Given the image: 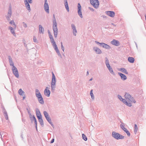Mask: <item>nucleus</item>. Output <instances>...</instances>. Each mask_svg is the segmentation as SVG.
Wrapping results in <instances>:
<instances>
[{"label": "nucleus", "instance_id": "f257e3e1", "mask_svg": "<svg viewBox=\"0 0 146 146\" xmlns=\"http://www.w3.org/2000/svg\"><path fill=\"white\" fill-rule=\"evenodd\" d=\"M52 29L54 32V36L55 38H56L58 35V29L57 27V23L54 14L53 15V17Z\"/></svg>", "mask_w": 146, "mask_h": 146}, {"label": "nucleus", "instance_id": "f03ea898", "mask_svg": "<svg viewBox=\"0 0 146 146\" xmlns=\"http://www.w3.org/2000/svg\"><path fill=\"white\" fill-rule=\"evenodd\" d=\"M52 78L51 83V92H54L56 88V79L55 76L53 72H52Z\"/></svg>", "mask_w": 146, "mask_h": 146}, {"label": "nucleus", "instance_id": "7ed1b4c3", "mask_svg": "<svg viewBox=\"0 0 146 146\" xmlns=\"http://www.w3.org/2000/svg\"><path fill=\"white\" fill-rule=\"evenodd\" d=\"M112 137L117 140L123 139L124 138V136H123L115 131H113L112 132Z\"/></svg>", "mask_w": 146, "mask_h": 146}, {"label": "nucleus", "instance_id": "20e7f679", "mask_svg": "<svg viewBox=\"0 0 146 146\" xmlns=\"http://www.w3.org/2000/svg\"><path fill=\"white\" fill-rule=\"evenodd\" d=\"M95 42L100 46L102 47L107 49L109 50L111 48V47L110 46L104 43H100L96 41H95Z\"/></svg>", "mask_w": 146, "mask_h": 146}, {"label": "nucleus", "instance_id": "39448f33", "mask_svg": "<svg viewBox=\"0 0 146 146\" xmlns=\"http://www.w3.org/2000/svg\"><path fill=\"white\" fill-rule=\"evenodd\" d=\"M12 14V7L11 5L9 6L8 11L7 15L5 16V17L8 21H10V18Z\"/></svg>", "mask_w": 146, "mask_h": 146}, {"label": "nucleus", "instance_id": "423d86ee", "mask_svg": "<svg viewBox=\"0 0 146 146\" xmlns=\"http://www.w3.org/2000/svg\"><path fill=\"white\" fill-rule=\"evenodd\" d=\"M90 2L91 4L95 8L97 9L98 8L99 5V3L98 0H90Z\"/></svg>", "mask_w": 146, "mask_h": 146}, {"label": "nucleus", "instance_id": "0eeeda50", "mask_svg": "<svg viewBox=\"0 0 146 146\" xmlns=\"http://www.w3.org/2000/svg\"><path fill=\"white\" fill-rule=\"evenodd\" d=\"M12 70L14 76L17 78H19V75L17 68L15 66H13V67H12Z\"/></svg>", "mask_w": 146, "mask_h": 146}, {"label": "nucleus", "instance_id": "6e6552de", "mask_svg": "<svg viewBox=\"0 0 146 146\" xmlns=\"http://www.w3.org/2000/svg\"><path fill=\"white\" fill-rule=\"evenodd\" d=\"M44 10L48 13L49 12V6L47 3V0H44Z\"/></svg>", "mask_w": 146, "mask_h": 146}, {"label": "nucleus", "instance_id": "1a4fd4ad", "mask_svg": "<svg viewBox=\"0 0 146 146\" xmlns=\"http://www.w3.org/2000/svg\"><path fill=\"white\" fill-rule=\"evenodd\" d=\"M78 15L80 16L81 18H83V16L81 12V7L80 4V3H78Z\"/></svg>", "mask_w": 146, "mask_h": 146}, {"label": "nucleus", "instance_id": "9d476101", "mask_svg": "<svg viewBox=\"0 0 146 146\" xmlns=\"http://www.w3.org/2000/svg\"><path fill=\"white\" fill-rule=\"evenodd\" d=\"M93 50L97 54H100L102 53L101 50L97 47H94L93 48Z\"/></svg>", "mask_w": 146, "mask_h": 146}, {"label": "nucleus", "instance_id": "9b49d317", "mask_svg": "<svg viewBox=\"0 0 146 146\" xmlns=\"http://www.w3.org/2000/svg\"><path fill=\"white\" fill-rule=\"evenodd\" d=\"M111 43L112 44L116 46H119L120 44L119 42L118 41L114 39L111 42Z\"/></svg>", "mask_w": 146, "mask_h": 146}, {"label": "nucleus", "instance_id": "f8f14e48", "mask_svg": "<svg viewBox=\"0 0 146 146\" xmlns=\"http://www.w3.org/2000/svg\"><path fill=\"white\" fill-rule=\"evenodd\" d=\"M106 13L107 15L109 16L110 17H113L115 15V12L113 11H108L106 12Z\"/></svg>", "mask_w": 146, "mask_h": 146}, {"label": "nucleus", "instance_id": "ddd939ff", "mask_svg": "<svg viewBox=\"0 0 146 146\" xmlns=\"http://www.w3.org/2000/svg\"><path fill=\"white\" fill-rule=\"evenodd\" d=\"M36 113L37 118L42 117L41 113L38 108H36Z\"/></svg>", "mask_w": 146, "mask_h": 146}, {"label": "nucleus", "instance_id": "4468645a", "mask_svg": "<svg viewBox=\"0 0 146 146\" xmlns=\"http://www.w3.org/2000/svg\"><path fill=\"white\" fill-rule=\"evenodd\" d=\"M71 27L73 30V35L76 36V33H77V31L76 29V27L74 24L71 25Z\"/></svg>", "mask_w": 146, "mask_h": 146}, {"label": "nucleus", "instance_id": "2eb2a0df", "mask_svg": "<svg viewBox=\"0 0 146 146\" xmlns=\"http://www.w3.org/2000/svg\"><path fill=\"white\" fill-rule=\"evenodd\" d=\"M118 74L120 76L122 80H125L127 79V77L125 75L120 72H118Z\"/></svg>", "mask_w": 146, "mask_h": 146}, {"label": "nucleus", "instance_id": "dca6fc26", "mask_svg": "<svg viewBox=\"0 0 146 146\" xmlns=\"http://www.w3.org/2000/svg\"><path fill=\"white\" fill-rule=\"evenodd\" d=\"M25 5L27 9L29 11L31 10L30 5L27 0H24V1Z\"/></svg>", "mask_w": 146, "mask_h": 146}, {"label": "nucleus", "instance_id": "f3484780", "mask_svg": "<svg viewBox=\"0 0 146 146\" xmlns=\"http://www.w3.org/2000/svg\"><path fill=\"white\" fill-rule=\"evenodd\" d=\"M48 88L46 87L44 90V94L45 95L48 97H49L50 96V92L49 90H47V88Z\"/></svg>", "mask_w": 146, "mask_h": 146}, {"label": "nucleus", "instance_id": "a211bd4d", "mask_svg": "<svg viewBox=\"0 0 146 146\" xmlns=\"http://www.w3.org/2000/svg\"><path fill=\"white\" fill-rule=\"evenodd\" d=\"M8 29L10 30L11 33L13 34L14 36H16L15 33V29L13 27L11 26L9 27Z\"/></svg>", "mask_w": 146, "mask_h": 146}, {"label": "nucleus", "instance_id": "6ab92c4d", "mask_svg": "<svg viewBox=\"0 0 146 146\" xmlns=\"http://www.w3.org/2000/svg\"><path fill=\"white\" fill-rule=\"evenodd\" d=\"M39 31L40 33H42V34L44 33V29L41 25H39Z\"/></svg>", "mask_w": 146, "mask_h": 146}, {"label": "nucleus", "instance_id": "aec40b11", "mask_svg": "<svg viewBox=\"0 0 146 146\" xmlns=\"http://www.w3.org/2000/svg\"><path fill=\"white\" fill-rule=\"evenodd\" d=\"M38 101L41 104H44V101L42 96L38 98Z\"/></svg>", "mask_w": 146, "mask_h": 146}, {"label": "nucleus", "instance_id": "412c9836", "mask_svg": "<svg viewBox=\"0 0 146 146\" xmlns=\"http://www.w3.org/2000/svg\"><path fill=\"white\" fill-rule=\"evenodd\" d=\"M38 121L41 126L42 127H43L44 125V122L42 117L38 118Z\"/></svg>", "mask_w": 146, "mask_h": 146}, {"label": "nucleus", "instance_id": "4be33fe9", "mask_svg": "<svg viewBox=\"0 0 146 146\" xmlns=\"http://www.w3.org/2000/svg\"><path fill=\"white\" fill-rule=\"evenodd\" d=\"M128 61L131 63H133L135 61L134 58L133 57H129L128 58Z\"/></svg>", "mask_w": 146, "mask_h": 146}, {"label": "nucleus", "instance_id": "5701e85b", "mask_svg": "<svg viewBox=\"0 0 146 146\" xmlns=\"http://www.w3.org/2000/svg\"><path fill=\"white\" fill-rule=\"evenodd\" d=\"M46 119L48 121L49 123L52 126L54 127V125L52 123V122L51 120L50 117H47L46 118Z\"/></svg>", "mask_w": 146, "mask_h": 146}, {"label": "nucleus", "instance_id": "b1692460", "mask_svg": "<svg viewBox=\"0 0 146 146\" xmlns=\"http://www.w3.org/2000/svg\"><path fill=\"white\" fill-rule=\"evenodd\" d=\"M9 23L10 24L12 25L14 28L16 29L17 26L13 20H12L11 21L9 22Z\"/></svg>", "mask_w": 146, "mask_h": 146}, {"label": "nucleus", "instance_id": "393cba45", "mask_svg": "<svg viewBox=\"0 0 146 146\" xmlns=\"http://www.w3.org/2000/svg\"><path fill=\"white\" fill-rule=\"evenodd\" d=\"M120 70L125 74H128V73L126 70L124 68H121L120 69Z\"/></svg>", "mask_w": 146, "mask_h": 146}, {"label": "nucleus", "instance_id": "a878e982", "mask_svg": "<svg viewBox=\"0 0 146 146\" xmlns=\"http://www.w3.org/2000/svg\"><path fill=\"white\" fill-rule=\"evenodd\" d=\"M18 93L21 96H22L25 93L21 89H19L18 91Z\"/></svg>", "mask_w": 146, "mask_h": 146}, {"label": "nucleus", "instance_id": "bb28decb", "mask_svg": "<svg viewBox=\"0 0 146 146\" xmlns=\"http://www.w3.org/2000/svg\"><path fill=\"white\" fill-rule=\"evenodd\" d=\"M93 90L92 89L90 91V96H91L92 99V100H94V94L93 93Z\"/></svg>", "mask_w": 146, "mask_h": 146}, {"label": "nucleus", "instance_id": "cd10ccee", "mask_svg": "<svg viewBox=\"0 0 146 146\" xmlns=\"http://www.w3.org/2000/svg\"><path fill=\"white\" fill-rule=\"evenodd\" d=\"M124 96L126 99H128L129 98H130V97H131V96L127 93H125Z\"/></svg>", "mask_w": 146, "mask_h": 146}, {"label": "nucleus", "instance_id": "c85d7f7f", "mask_svg": "<svg viewBox=\"0 0 146 146\" xmlns=\"http://www.w3.org/2000/svg\"><path fill=\"white\" fill-rule=\"evenodd\" d=\"M128 100L131 102H133L134 103H135L136 102L135 100L131 96V97H130V98L128 99Z\"/></svg>", "mask_w": 146, "mask_h": 146}, {"label": "nucleus", "instance_id": "c756f323", "mask_svg": "<svg viewBox=\"0 0 146 146\" xmlns=\"http://www.w3.org/2000/svg\"><path fill=\"white\" fill-rule=\"evenodd\" d=\"M33 118V121H34V123L35 124V127H36V130L37 131H38L37 126V123L36 120V118L35 117V116H34Z\"/></svg>", "mask_w": 146, "mask_h": 146}, {"label": "nucleus", "instance_id": "7c9ffc66", "mask_svg": "<svg viewBox=\"0 0 146 146\" xmlns=\"http://www.w3.org/2000/svg\"><path fill=\"white\" fill-rule=\"evenodd\" d=\"M43 113L46 118L50 117L46 111H44Z\"/></svg>", "mask_w": 146, "mask_h": 146}, {"label": "nucleus", "instance_id": "2f4dec72", "mask_svg": "<svg viewBox=\"0 0 146 146\" xmlns=\"http://www.w3.org/2000/svg\"><path fill=\"white\" fill-rule=\"evenodd\" d=\"M82 139L84 140L85 141H86L87 140V138L86 136L84 134H82Z\"/></svg>", "mask_w": 146, "mask_h": 146}, {"label": "nucleus", "instance_id": "473e14b6", "mask_svg": "<svg viewBox=\"0 0 146 146\" xmlns=\"http://www.w3.org/2000/svg\"><path fill=\"white\" fill-rule=\"evenodd\" d=\"M65 6L66 8V9L67 11L68 12L69 11V8L68 5V3H64Z\"/></svg>", "mask_w": 146, "mask_h": 146}, {"label": "nucleus", "instance_id": "72a5a7b5", "mask_svg": "<svg viewBox=\"0 0 146 146\" xmlns=\"http://www.w3.org/2000/svg\"><path fill=\"white\" fill-rule=\"evenodd\" d=\"M120 122L121 124L120 125V127L122 130H124V129L125 128L124 127V125H123V124H124V123L121 121H120Z\"/></svg>", "mask_w": 146, "mask_h": 146}, {"label": "nucleus", "instance_id": "f704fd0d", "mask_svg": "<svg viewBox=\"0 0 146 146\" xmlns=\"http://www.w3.org/2000/svg\"><path fill=\"white\" fill-rule=\"evenodd\" d=\"M5 117V119L6 120H8V117L7 115V112L3 113Z\"/></svg>", "mask_w": 146, "mask_h": 146}, {"label": "nucleus", "instance_id": "c9c22d12", "mask_svg": "<svg viewBox=\"0 0 146 146\" xmlns=\"http://www.w3.org/2000/svg\"><path fill=\"white\" fill-rule=\"evenodd\" d=\"M5 117V119L6 120H8V117L7 115V112L3 113Z\"/></svg>", "mask_w": 146, "mask_h": 146}, {"label": "nucleus", "instance_id": "e433bc0d", "mask_svg": "<svg viewBox=\"0 0 146 146\" xmlns=\"http://www.w3.org/2000/svg\"><path fill=\"white\" fill-rule=\"evenodd\" d=\"M109 70L110 71V73L112 74L113 75H115V73L113 71V70L111 67L109 69Z\"/></svg>", "mask_w": 146, "mask_h": 146}, {"label": "nucleus", "instance_id": "4c0bfd02", "mask_svg": "<svg viewBox=\"0 0 146 146\" xmlns=\"http://www.w3.org/2000/svg\"><path fill=\"white\" fill-rule=\"evenodd\" d=\"M105 63L106 65L109 64V60L107 57H106L105 58Z\"/></svg>", "mask_w": 146, "mask_h": 146}, {"label": "nucleus", "instance_id": "58836bf2", "mask_svg": "<svg viewBox=\"0 0 146 146\" xmlns=\"http://www.w3.org/2000/svg\"><path fill=\"white\" fill-rule=\"evenodd\" d=\"M137 127L136 124H135V129L134 131V133L136 134L137 131Z\"/></svg>", "mask_w": 146, "mask_h": 146}, {"label": "nucleus", "instance_id": "ea45409f", "mask_svg": "<svg viewBox=\"0 0 146 146\" xmlns=\"http://www.w3.org/2000/svg\"><path fill=\"white\" fill-rule=\"evenodd\" d=\"M52 45L55 50H56L58 49L56 43H54L53 44H52Z\"/></svg>", "mask_w": 146, "mask_h": 146}, {"label": "nucleus", "instance_id": "a19ab883", "mask_svg": "<svg viewBox=\"0 0 146 146\" xmlns=\"http://www.w3.org/2000/svg\"><path fill=\"white\" fill-rule=\"evenodd\" d=\"M26 110L28 112V113L29 114V115H30L31 116V113H30V108H27Z\"/></svg>", "mask_w": 146, "mask_h": 146}, {"label": "nucleus", "instance_id": "79ce46f5", "mask_svg": "<svg viewBox=\"0 0 146 146\" xmlns=\"http://www.w3.org/2000/svg\"><path fill=\"white\" fill-rule=\"evenodd\" d=\"M125 104L127 106L129 107H131V104L129 102H127Z\"/></svg>", "mask_w": 146, "mask_h": 146}, {"label": "nucleus", "instance_id": "37998d69", "mask_svg": "<svg viewBox=\"0 0 146 146\" xmlns=\"http://www.w3.org/2000/svg\"><path fill=\"white\" fill-rule=\"evenodd\" d=\"M29 115V117L31 119V121H33V117L35 116L34 115H32L31 114V116L30 115Z\"/></svg>", "mask_w": 146, "mask_h": 146}, {"label": "nucleus", "instance_id": "c03bdc74", "mask_svg": "<svg viewBox=\"0 0 146 146\" xmlns=\"http://www.w3.org/2000/svg\"><path fill=\"white\" fill-rule=\"evenodd\" d=\"M36 97L38 98L42 97V96L40 93H39L38 94H36Z\"/></svg>", "mask_w": 146, "mask_h": 146}, {"label": "nucleus", "instance_id": "a18cd8bd", "mask_svg": "<svg viewBox=\"0 0 146 146\" xmlns=\"http://www.w3.org/2000/svg\"><path fill=\"white\" fill-rule=\"evenodd\" d=\"M60 44H61V47L62 50V51H64V46L63 45L62 42H61Z\"/></svg>", "mask_w": 146, "mask_h": 146}, {"label": "nucleus", "instance_id": "49530a36", "mask_svg": "<svg viewBox=\"0 0 146 146\" xmlns=\"http://www.w3.org/2000/svg\"><path fill=\"white\" fill-rule=\"evenodd\" d=\"M50 40L51 43H52V44H53L54 43H56L53 38L50 39Z\"/></svg>", "mask_w": 146, "mask_h": 146}, {"label": "nucleus", "instance_id": "de8ad7c7", "mask_svg": "<svg viewBox=\"0 0 146 146\" xmlns=\"http://www.w3.org/2000/svg\"><path fill=\"white\" fill-rule=\"evenodd\" d=\"M118 98L121 101V100H122L123 99V98H122L121 96L119 95H117Z\"/></svg>", "mask_w": 146, "mask_h": 146}, {"label": "nucleus", "instance_id": "09e8293b", "mask_svg": "<svg viewBox=\"0 0 146 146\" xmlns=\"http://www.w3.org/2000/svg\"><path fill=\"white\" fill-rule=\"evenodd\" d=\"M33 41L35 42H37V39L35 36H33Z\"/></svg>", "mask_w": 146, "mask_h": 146}, {"label": "nucleus", "instance_id": "8fccbe9b", "mask_svg": "<svg viewBox=\"0 0 146 146\" xmlns=\"http://www.w3.org/2000/svg\"><path fill=\"white\" fill-rule=\"evenodd\" d=\"M22 24L24 27L26 28L27 27V25L26 23H25V22H23L22 23Z\"/></svg>", "mask_w": 146, "mask_h": 146}, {"label": "nucleus", "instance_id": "3c124183", "mask_svg": "<svg viewBox=\"0 0 146 146\" xmlns=\"http://www.w3.org/2000/svg\"><path fill=\"white\" fill-rule=\"evenodd\" d=\"M8 59H9V62H10L12 61V58H11V56H8Z\"/></svg>", "mask_w": 146, "mask_h": 146}, {"label": "nucleus", "instance_id": "603ef678", "mask_svg": "<svg viewBox=\"0 0 146 146\" xmlns=\"http://www.w3.org/2000/svg\"><path fill=\"white\" fill-rule=\"evenodd\" d=\"M25 40H23V42L24 43V46L25 47H26L27 48V45L25 43Z\"/></svg>", "mask_w": 146, "mask_h": 146}, {"label": "nucleus", "instance_id": "864d4df0", "mask_svg": "<svg viewBox=\"0 0 146 146\" xmlns=\"http://www.w3.org/2000/svg\"><path fill=\"white\" fill-rule=\"evenodd\" d=\"M9 63L10 64V65L12 66L13 67V66H14V63L13 61L12 62H9Z\"/></svg>", "mask_w": 146, "mask_h": 146}, {"label": "nucleus", "instance_id": "5fc2aeb1", "mask_svg": "<svg viewBox=\"0 0 146 146\" xmlns=\"http://www.w3.org/2000/svg\"><path fill=\"white\" fill-rule=\"evenodd\" d=\"M125 133H126L127 135L128 136H129V137L130 136V132H129V131L128 130L127 131H126Z\"/></svg>", "mask_w": 146, "mask_h": 146}, {"label": "nucleus", "instance_id": "6e6d98bb", "mask_svg": "<svg viewBox=\"0 0 146 146\" xmlns=\"http://www.w3.org/2000/svg\"><path fill=\"white\" fill-rule=\"evenodd\" d=\"M121 101L123 102V103H124L125 104L127 102L125 99H123H123L122 100H121Z\"/></svg>", "mask_w": 146, "mask_h": 146}, {"label": "nucleus", "instance_id": "4d7b16f0", "mask_svg": "<svg viewBox=\"0 0 146 146\" xmlns=\"http://www.w3.org/2000/svg\"><path fill=\"white\" fill-rule=\"evenodd\" d=\"M39 93H40L39 90L38 89H36L35 90V95H36V94H38Z\"/></svg>", "mask_w": 146, "mask_h": 146}, {"label": "nucleus", "instance_id": "13d9d810", "mask_svg": "<svg viewBox=\"0 0 146 146\" xmlns=\"http://www.w3.org/2000/svg\"><path fill=\"white\" fill-rule=\"evenodd\" d=\"M2 112L3 113L7 112L6 110L5 109L4 107H3L2 108Z\"/></svg>", "mask_w": 146, "mask_h": 146}, {"label": "nucleus", "instance_id": "bf43d9fd", "mask_svg": "<svg viewBox=\"0 0 146 146\" xmlns=\"http://www.w3.org/2000/svg\"><path fill=\"white\" fill-rule=\"evenodd\" d=\"M5 133L4 132H3L2 133L1 132L0 133V137H1V139H2V135H4Z\"/></svg>", "mask_w": 146, "mask_h": 146}, {"label": "nucleus", "instance_id": "052dcab7", "mask_svg": "<svg viewBox=\"0 0 146 146\" xmlns=\"http://www.w3.org/2000/svg\"><path fill=\"white\" fill-rule=\"evenodd\" d=\"M106 66L107 68L108 69H110V68H111V67L110 66V64L106 65Z\"/></svg>", "mask_w": 146, "mask_h": 146}, {"label": "nucleus", "instance_id": "680f3d73", "mask_svg": "<svg viewBox=\"0 0 146 146\" xmlns=\"http://www.w3.org/2000/svg\"><path fill=\"white\" fill-rule=\"evenodd\" d=\"M49 37L50 39L53 38V36H52V35H51V34L50 35H49Z\"/></svg>", "mask_w": 146, "mask_h": 146}, {"label": "nucleus", "instance_id": "e2e57ef3", "mask_svg": "<svg viewBox=\"0 0 146 146\" xmlns=\"http://www.w3.org/2000/svg\"><path fill=\"white\" fill-rule=\"evenodd\" d=\"M54 139H52L51 141H50V143H54Z\"/></svg>", "mask_w": 146, "mask_h": 146}, {"label": "nucleus", "instance_id": "0e129e2a", "mask_svg": "<svg viewBox=\"0 0 146 146\" xmlns=\"http://www.w3.org/2000/svg\"><path fill=\"white\" fill-rule=\"evenodd\" d=\"M28 3H32V0H28Z\"/></svg>", "mask_w": 146, "mask_h": 146}, {"label": "nucleus", "instance_id": "69168bd1", "mask_svg": "<svg viewBox=\"0 0 146 146\" xmlns=\"http://www.w3.org/2000/svg\"><path fill=\"white\" fill-rule=\"evenodd\" d=\"M57 54H58V55L59 56H61V54H60L59 51L58 52H57Z\"/></svg>", "mask_w": 146, "mask_h": 146}, {"label": "nucleus", "instance_id": "338daca9", "mask_svg": "<svg viewBox=\"0 0 146 146\" xmlns=\"http://www.w3.org/2000/svg\"><path fill=\"white\" fill-rule=\"evenodd\" d=\"M89 8L90 9V10L92 11H94V9L90 7H89Z\"/></svg>", "mask_w": 146, "mask_h": 146}, {"label": "nucleus", "instance_id": "774afa93", "mask_svg": "<svg viewBox=\"0 0 146 146\" xmlns=\"http://www.w3.org/2000/svg\"><path fill=\"white\" fill-rule=\"evenodd\" d=\"M22 96H23V100H24L25 98V95L24 94L23 95H22Z\"/></svg>", "mask_w": 146, "mask_h": 146}]
</instances>
